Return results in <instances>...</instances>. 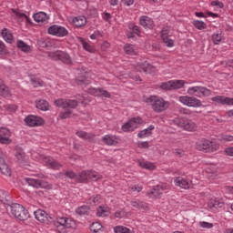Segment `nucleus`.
Instances as JSON below:
<instances>
[{
  "label": "nucleus",
  "instance_id": "nucleus-59",
  "mask_svg": "<svg viewBox=\"0 0 233 233\" xmlns=\"http://www.w3.org/2000/svg\"><path fill=\"white\" fill-rule=\"evenodd\" d=\"M211 6H218V8H224L225 5L222 2H219V0L212 1Z\"/></svg>",
  "mask_w": 233,
  "mask_h": 233
},
{
  "label": "nucleus",
  "instance_id": "nucleus-4",
  "mask_svg": "<svg viewBox=\"0 0 233 233\" xmlns=\"http://www.w3.org/2000/svg\"><path fill=\"white\" fill-rule=\"evenodd\" d=\"M9 207L11 208V214L16 218V219H19V221H26V219L30 218V213H28V210H26L23 205L13 203Z\"/></svg>",
  "mask_w": 233,
  "mask_h": 233
},
{
  "label": "nucleus",
  "instance_id": "nucleus-63",
  "mask_svg": "<svg viewBox=\"0 0 233 233\" xmlns=\"http://www.w3.org/2000/svg\"><path fill=\"white\" fill-rule=\"evenodd\" d=\"M226 156L233 157V147H226L224 150Z\"/></svg>",
  "mask_w": 233,
  "mask_h": 233
},
{
  "label": "nucleus",
  "instance_id": "nucleus-31",
  "mask_svg": "<svg viewBox=\"0 0 233 233\" xmlns=\"http://www.w3.org/2000/svg\"><path fill=\"white\" fill-rule=\"evenodd\" d=\"M33 17L36 23H46V21H48V16L45 12L36 13L33 15Z\"/></svg>",
  "mask_w": 233,
  "mask_h": 233
},
{
  "label": "nucleus",
  "instance_id": "nucleus-13",
  "mask_svg": "<svg viewBox=\"0 0 233 233\" xmlns=\"http://www.w3.org/2000/svg\"><path fill=\"white\" fill-rule=\"evenodd\" d=\"M15 156L20 167H26L28 165V156L25 153L24 148L16 147Z\"/></svg>",
  "mask_w": 233,
  "mask_h": 233
},
{
  "label": "nucleus",
  "instance_id": "nucleus-51",
  "mask_svg": "<svg viewBox=\"0 0 233 233\" xmlns=\"http://www.w3.org/2000/svg\"><path fill=\"white\" fill-rule=\"evenodd\" d=\"M31 85H33L35 88H39V86H43V80L35 77L31 78Z\"/></svg>",
  "mask_w": 233,
  "mask_h": 233
},
{
  "label": "nucleus",
  "instance_id": "nucleus-20",
  "mask_svg": "<svg viewBox=\"0 0 233 233\" xmlns=\"http://www.w3.org/2000/svg\"><path fill=\"white\" fill-rule=\"evenodd\" d=\"M102 141L107 147H116L119 143V137L116 135H106L103 137Z\"/></svg>",
  "mask_w": 233,
  "mask_h": 233
},
{
  "label": "nucleus",
  "instance_id": "nucleus-46",
  "mask_svg": "<svg viewBox=\"0 0 233 233\" xmlns=\"http://www.w3.org/2000/svg\"><path fill=\"white\" fill-rule=\"evenodd\" d=\"M12 13L18 17V19H25L27 22L30 21L28 15H25V13L19 12L17 9H12Z\"/></svg>",
  "mask_w": 233,
  "mask_h": 233
},
{
  "label": "nucleus",
  "instance_id": "nucleus-19",
  "mask_svg": "<svg viewBox=\"0 0 233 233\" xmlns=\"http://www.w3.org/2000/svg\"><path fill=\"white\" fill-rule=\"evenodd\" d=\"M161 37L163 43L168 46V48L174 46V40L170 39V29L168 27H164L162 29Z\"/></svg>",
  "mask_w": 233,
  "mask_h": 233
},
{
  "label": "nucleus",
  "instance_id": "nucleus-36",
  "mask_svg": "<svg viewBox=\"0 0 233 233\" xmlns=\"http://www.w3.org/2000/svg\"><path fill=\"white\" fill-rule=\"evenodd\" d=\"M152 130H154V126H150L148 128L140 131L137 134V137H139L140 139L149 137V136H152Z\"/></svg>",
  "mask_w": 233,
  "mask_h": 233
},
{
  "label": "nucleus",
  "instance_id": "nucleus-6",
  "mask_svg": "<svg viewBox=\"0 0 233 233\" xmlns=\"http://www.w3.org/2000/svg\"><path fill=\"white\" fill-rule=\"evenodd\" d=\"M178 101L182 103V105L191 106L192 108H199L203 106L201 100L196 98L195 96H182L178 97Z\"/></svg>",
  "mask_w": 233,
  "mask_h": 233
},
{
  "label": "nucleus",
  "instance_id": "nucleus-60",
  "mask_svg": "<svg viewBox=\"0 0 233 233\" xmlns=\"http://www.w3.org/2000/svg\"><path fill=\"white\" fill-rule=\"evenodd\" d=\"M99 37H103V35L99 31H95L94 34L90 35V39H99Z\"/></svg>",
  "mask_w": 233,
  "mask_h": 233
},
{
  "label": "nucleus",
  "instance_id": "nucleus-35",
  "mask_svg": "<svg viewBox=\"0 0 233 233\" xmlns=\"http://www.w3.org/2000/svg\"><path fill=\"white\" fill-rule=\"evenodd\" d=\"M0 96L3 97H8L10 96V89L5 85L3 79L0 78Z\"/></svg>",
  "mask_w": 233,
  "mask_h": 233
},
{
  "label": "nucleus",
  "instance_id": "nucleus-55",
  "mask_svg": "<svg viewBox=\"0 0 233 233\" xmlns=\"http://www.w3.org/2000/svg\"><path fill=\"white\" fill-rule=\"evenodd\" d=\"M129 30H132V32L135 33L136 35H139V34H141V30H139V26L134 24L129 25Z\"/></svg>",
  "mask_w": 233,
  "mask_h": 233
},
{
  "label": "nucleus",
  "instance_id": "nucleus-24",
  "mask_svg": "<svg viewBox=\"0 0 233 233\" xmlns=\"http://www.w3.org/2000/svg\"><path fill=\"white\" fill-rule=\"evenodd\" d=\"M72 23L76 28H83V26H86L87 21L85 15H79L74 17Z\"/></svg>",
  "mask_w": 233,
  "mask_h": 233
},
{
  "label": "nucleus",
  "instance_id": "nucleus-21",
  "mask_svg": "<svg viewBox=\"0 0 233 233\" xmlns=\"http://www.w3.org/2000/svg\"><path fill=\"white\" fill-rule=\"evenodd\" d=\"M213 103H218L219 105H228V106H233V98L225 96H217L211 98Z\"/></svg>",
  "mask_w": 233,
  "mask_h": 233
},
{
  "label": "nucleus",
  "instance_id": "nucleus-26",
  "mask_svg": "<svg viewBox=\"0 0 233 233\" xmlns=\"http://www.w3.org/2000/svg\"><path fill=\"white\" fill-rule=\"evenodd\" d=\"M139 23L141 26H144V28H148L151 30V28H154V20L148 16H141L139 19Z\"/></svg>",
  "mask_w": 233,
  "mask_h": 233
},
{
  "label": "nucleus",
  "instance_id": "nucleus-8",
  "mask_svg": "<svg viewBox=\"0 0 233 233\" xmlns=\"http://www.w3.org/2000/svg\"><path fill=\"white\" fill-rule=\"evenodd\" d=\"M185 80H171L167 82H164L160 85V88L162 90H180V88L185 87Z\"/></svg>",
  "mask_w": 233,
  "mask_h": 233
},
{
  "label": "nucleus",
  "instance_id": "nucleus-28",
  "mask_svg": "<svg viewBox=\"0 0 233 233\" xmlns=\"http://www.w3.org/2000/svg\"><path fill=\"white\" fill-rule=\"evenodd\" d=\"M0 173L3 176H12V170L8 167L6 162H5V158L0 159Z\"/></svg>",
  "mask_w": 233,
  "mask_h": 233
},
{
  "label": "nucleus",
  "instance_id": "nucleus-32",
  "mask_svg": "<svg viewBox=\"0 0 233 233\" xmlns=\"http://www.w3.org/2000/svg\"><path fill=\"white\" fill-rule=\"evenodd\" d=\"M35 106L38 110H42L43 112H46L50 108V104L46 100H38L35 102Z\"/></svg>",
  "mask_w": 233,
  "mask_h": 233
},
{
  "label": "nucleus",
  "instance_id": "nucleus-34",
  "mask_svg": "<svg viewBox=\"0 0 233 233\" xmlns=\"http://www.w3.org/2000/svg\"><path fill=\"white\" fill-rule=\"evenodd\" d=\"M16 46L22 52H25V53L32 52V46H30L29 45L25 43V41H23V40H18L16 42Z\"/></svg>",
  "mask_w": 233,
  "mask_h": 233
},
{
  "label": "nucleus",
  "instance_id": "nucleus-40",
  "mask_svg": "<svg viewBox=\"0 0 233 233\" xmlns=\"http://www.w3.org/2000/svg\"><path fill=\"white\" fill-rule=\"evenodd\" d=\"M114 232H116V233H134V230H132L125 226H116L114 228Z\"/></svg>",
  "mask_w": 233,
  "mask_h": 233
},
{
  "label": "nucleus",
  "instance_id": "nucleus-56",
  "mask_svg": "<svg viewBox=\"0 0 233 233\" xmlns=\"http://www.w3.org/2000/svg\"><path fill=\"white\" fill-rule=\"evenodd\" d=\"M179 114H183L184 116H192V110L187 107H181L178 110Z\"/></svg>",
  "mask_w": 233,
  "mask_h": 233
},
{
  "label": "nucleus",
  "instance_id": "nucleus-3",
  "mask_svg": "<svg viewBox=\"0 0 233 233\" xmlns=\"http://www.w3.org/2000/svg\"><path fill=\"white\" fill-rule=\"evenodd\" d=\"M196 148L200 152H216L219 150V145L207 138H200L196 143Z\"/></svg>",
  "mask_w": 233,
  "mask_h": 233
},
{
  "label": "nucleus",
  "instance_id": "nucleus-45",
  "mask_svg": "<svg viewBox=\"0 0 233 233\" xmlns=\"http://www.w3.org/2000/svg\"><path fill=\"white\" fill-rule=\"evenodd\" d=\"M139 167H141L142 168H146L147 170H154L156 168V166H154V164L145 161H140Z\"/></svg>",
  "mask_w": 233,
  "mask_h": 233
},
{
  "label": "nucleus",
  "instance_id": "nucleus-12",
  "mask_svg": "<svg viewBox=\"0 0 233 233\" xmlns=\"http://www.w3.org/2000/svg\"><path fill=\"white\" fill-rule=\"evenodd\" d=\"M26 183L34 188H45L46 190H52L53 186L45 180L25 178Z\"/></svg>",
  "mask_w": 233,
  "mask_h": 233
},
{
  "label": "nucleus",
  "instance_id": "nucleus-16",
  "mask_svg": "<svg viewBox=\"0 0 233 233\" xmlns=\"http://www.w3.org/2000/svg\"><path fill=\"white\" fill-rule=\"evenodd\" d=\"M12 136V133L10 132V129L6 127H1L0 128V143L2 145H11L12 138H10Z\"/></svg>",
  "mask_w": 233,
  "mask_h": 233
},
{
  "label": "nucleus",
  "instance_id": "nucleus-53",
  "mask_svg": "<svg viewBox=\"0 0 233 233\" xmlns=\"http://www.w3.org/2000/svg\"><path fill=\"white\" fill-rule=\"evenodd\" d=\"M64 175L66 176V177H68L69 179H75V181H76L77 175H76L74 171L72 170L66 171Z\"/></svg>",
  "mask_w": 233,
  "mask_h": 233
},
{
  "label": "nucleus",
  "instance_id": "nucleus-9",
  "mask_svg": "<svg viewBox=\"0 0 233 233\" xmlns=\"http://www.w3.org/2000/svg\"><path fill=\"white\" fill-rule=\"evenodd\" d=\"M47 34L56 35V37H66L68 35V29L59 25H53L48 27Z\"/></svg>",
  "mask_w": 233,
  "mask_h": 233
},
{
  "label": "nucleus",
  "instance_id": "nucleus-47",
  "mask_svg": "<svg viewBox=\"0 0 233 233\" xmlns=\"http://www.w3.org/2000/svg\"><path fill=\"white\" fill-rule=\"evenodd\" d=\"M193 25L198 30H205V28H207V24H205V22L199 21V20L193 21Z\"/></svg>",
  "mask_w": 233,
  "mask_h": 233
},
{
  "label": "nucleus",
  "instance_id": "nucleus-48",
  "mask_svg": "<svg viewBox=\"0 0 233 233\" xmlns=\"http://www.w3.org/2000/svg\"><path fill=\"white\" fill-rule=\"evenodd\" d=\"M101 228H103V225H101V223H99V222H94L90 226V230H91V232H94V233L99 232V230H101Z\"/></svg>",
  "mask_w": 233,
  "mask_h": 233
},
{
  "label": "nucleus",
  "instance_id": "nucleus-61",
  "mask_svg": "<svg viewBox=\"0 0 233 233\" xmlns=\"http://www.w3.org/2000/svg\"><path fill=\"white\" fill-rule=\"evenodd\" d=\"M125 216H127V213L125 212V210H117L116 213H115V218H125Z\"/></svg>",
  "mask_w": 233,
  "mask_h": 233
},
{
  "label": "nucleus",
  "instance_id": "nucleus-62",
  "mask_svg": "<svg viewBox=\"0 0 233 233\" xmlns=\"http://www.w3.org/2000/svg\"><path fill=\"white\" fill-rule=\"evenodd\" d=\"M6 110H8L9 112H15L17 110V106L15 105H7L5 106Z\"/></svg>",
  "mask_w": 233,
  "mask_h": 233
},
{
  "label": "nucleus",
  "instance_id": "nucleus-50",
  "mask_svg": "<svg viewBox=\"0 0 233 233\" xmlns=\"http://www.w3.org/2000/svg\"><path fill=\"white\" fill-rule=\"evenodd\" d=\"M66 108H77V100L66 99Z\"/></svg>",
  "mask_w": 233,
  "mask_h": 233
},
{
  "label": "nucleus",
  "instance_id": "nucleus-10",
  "mask_svg": "<svg viewBox=\"0 0 233 233\" xmlns=\"http://www.w3.org/2000/svg\"><path fill=\"white\" fill-rule=\"evenodd\" d=\"M141 123H143V119L139 116L131 118L122 126V130L123 132H134Z\"/></svg>",
  "mask_w": 233,
  "mask_h": 233
},
{
  "label": "nucleus",
  "instance_id": "nucleus-54",
  "mask_svg": "<svg viewBox=\"0 0 233 233\" xmlns=\"http://www.w3.org/2000/svg\"><path fill=\"white\" fill-rule=\"evenodd\" d=\"M101 202V195H96L95 197L91 198V205H99Z\"/></svg>",
  "mask_w": 233,
  "mask_h": 233
},
{
  "label": "nucleus",
  "instance_id": "nucleus-17",
  "mask_svg": "<svg viewBox=\"0 0 233 233\" xmlns=\"http://www.w3.org/2000/svg\"><path fill=\"white\" fill-rule=\"evenodd\" d=\"M168 188H170V186L167 184L157 185L153 187L152 191L148 192V195L154 196V198H161L163 192L168 190Z\"/></svg>",
  "mask_w": 233,
  "mask_h": 233
},
{
  "label": "nucleus",
  "instance_id": "nucleus-15",
  "mask_svg": "<svg viewBox=\"0 0 233 233\" xmlns=\"http://www.w3.org/2000/svg\"><path fill=\"white\" fill-rule=\"evenodd\" d=\"M87 93H89L90 96H95L96 97H106L107 99H110V97H112V95H110L108 91L101 87H90L87 89Z\"/></svg>",
  "mask_w": 233,
  "mask_h": 233
},
{
  "label": "nucleus",
  "instance_id": "nucleus-2",
  "mask_svg": "<svg viewBox=\"0 0 233 233\" xmlns=\"http://www.w3.org/2000/svg\"><path fill=\"white\" fill-rule=\"evenodd\" d=\"M146 103H147V105H151V108L156 112V114H161L162 112L168 110L170 107V102L157 96H148L146 98Z\"/></svg>",
  "mask_w": 233,
  "mask_h": 233
},
{
  "label": "nucleus",
  "instance_id": "nucleus-22",
  "mask_svg": "<svg viewBox=\"0 0 233 233\" xmlns=\"http://www.w3.org/2000/svg\"><path fill=\"white\" fill-rule=\"evenodd\" d=\"M175 184L177 187H180V188H185L186 190L192 187V181L187 180L182 177H177L175 178Z\"/></svg>",
  "mask_w": 233,
  "mask_h": 233
},
{
  "label": "nucleus",
  "instance_id": "nucleus-23",
  "mask_svg": "<svg viewBox=\"0 0 233 233\" xmlns=\"http://www.w3.org/2000/svg\"><path fill=\"white\" fill-rule=\"evenodd\" d=\"M0 201L1 203H4V205H8V207H10L13 204L12 195L3 189H0Z\"/></svg>",
  "mask_w": 233,
  "mask_h": 233
},
{
  "label": "nucleus",
  "instance_id": "nucleus-29",
  "mask_svg": "<svg viewBox=\"0 0 233 233\" xmlns=\"http://www.w3.org/2000/svg\"><path fill=\"white\" fill-rule=\"evenodd\" d=\"M76 135L80 137L81 139H85L86 141H89L92 143L94 141L95 135L87 133L86 131H76Z\"/></svg>",
  "mask_w": 233,
  "mask_h": 233
},
{
  "label": "nucleus",
  "instance_id": "nucleus-49",
  "mask_svg": "<svg viewBox=\"0 0 233 233\" xmlns=\"http://www.w3.org/2000/svg\"><path fill=\"white\" fill-rule=\"evenodd\" d=\"M56 106H58L59 108H66V99L65 98H58L55 100Z\"/></svg>",
  "mask_w": 233,
  "mask_h": 233
},
{
  "label": "nucleus",
  "instance_id": "nucleus-7",
  "mask_svg": "<svg viewBox=\"0 0 233 233\" xmlns=\"http://www.w3.org/2000/svg\"><path fill=\"white\" fill-rule=\"evenodd\" d=\"M187 94L189 96H195L196 97H208L212 94V91L205 86H191L187 88Z\"/></svg>",
  "mask_w": 233,
  "mask_h": 233
},
{
  "label": "nucleus",
  "instance_id": "nucleus-39",
  "mask_svg": "<svg viewBox=\"0 0 233 233\" xmlns=\"http://www.w3.org/2000/svg\"><path fill=\"white\" fill-rule=\"evenodd\" d=\"M137 70L139 72H148L150 70V64L145 61L144 63H137Z\"/></svg>",
  "mask_w": 233,
  "mask_h": 233
},
{
  "label": "nucleus",
  "instance_id": "nucleus-38",
  "mask_svg": "<svg viewBox=\"0 0 233 233\" xmlns=\"http://www.w3.org/2000/svg\"><path fill=\"white\" fill-rule=\"evenodd\" d=\"M212 41L214 45H219L221 41H223V33L221 31H218L212 35Z\"/></svg>",
  "mask_w": 233,
  "mask_h": 233
},
{
  "label": "nucleus",
  "instance_id": "nucleus-1",
  "mask_svg": "<svg viewBox=\"0 0 233 233\" xmlns=\"http://www.w3.org/2000/svg\"><path fill=\"white\" fill-rule=\"evenodd\" d=\"M55 228L58 233H74L77 225L72 218L61 217L54 222Z\"/></svg>",
  "mask_w": 233,
  "mask_h": 233
},
{
  "label": "nucleus",
  "instance_id": "nucleus-58",
  "mask_svg": "<svg viewBox=\"0 0 233 233\" xmlns=\"http://www.w3.org/2000/svg\"><path fill=\"white\" fill-rule=\"evenodd\" d=\"M88 174H89V179H94L95 181H97V179H99V176L97 175V172L88 171Z\"/></svg>",
  "mask_w": 233,
  "mask_h": 233
},
{
  "label": "nucleus",
  "instance_id": "nucleus-14",
  "mask_svg": "<svg viewBox=\"0 0 233 233\" xmlns=\"http://www.w3.org/2000/svg\"><path fill=\"white\" fill-rule=\"evenodd\" d=\"M25 123L27 127H43L45 125V119L41 116L30 115L25 118Z\"/></svg>",
  "mask_w": 233,
  "mask_h": 233
},
{
  "label": "nucleus",
  "instance_id": "nucleus-30",
  "mask_svg": "<svg viewBox=\"0 0 233 233\" xmlns=\"http://www.w3.org/2000/svg\"><path fill=\"white\" fill-rule=\"evenodd\" d=\"M2 37L6 41V43H14V35H12V31H10L8 28H4L2 30Z\"/></svg>",
  "mask_w": 233,
  "mask_h": 233
},
{
  "label": "nucleus",
  "instance_id": "nucleus-42",
  "mask_svg": "<svg viewBox=\"0 0 233 233\" xmlns=\"http://www.w3.org/2000/svg\"><path fill=\"white\" fill-rule=\"evenodd\" d=\"M223 205L218 199H210L208 202L209 208H222Z\"/></svg>",
  "mask_w": 233,
  "mask_h": 233
},
{
  "label": "nucleus",
  "instance_id": "nucleus-25",
  "mask_svg": "<svg viewBox=\"0 0 233 233\" xmlns=\"http://www.w3.org/2000/svg\"><path fill=\"white\" fill-rule=\"evenodd\" d=\"M77 41L81 43L84 50H86V52H90L91 54H94V52H96V46L90 45V43L86 42L85 38L78 36Z\"/></svg>",
  "mask_w": 233,
  "mask_h": 233
},
{
  "label": "nucleus",
  "instance_id": "nucleus-44",
  "mask_svg": "<svg viewBox=\"0 0 233 233\" xmlns=\"http://www.w3.org/2000/svg\"><path fill=\"white\" fill-rule=\"evenodd\" d=\"M88 210H90L88 206H81L76 209V213L78 214V216H86Z\"/></svg>",
  "mask_w": 233,
  "mask_h": 233
},
{
  "label": "nucleus",
  "instance_id": "nucleus-57",
  "mask_svg": "<svg viewBox=\"0 0 233 233\" xmlns=\"http://www.w3.org/2000/svg\"><path fill=\"white\" fill-rule=\"evenodd\" d=\"M199 226L202 228H212L214 227V224L209 223V222L202 221V222H199Z\"/></svg>",
  "mask_w": 233,
  "mask_h": 233
},
{
  "label": "nucleus",
  "instance_id": "nucleus-5",
  "mask_svg": "<svg viewBox=\"0 0 233 233\" xmlns=\"http://www.w3.org/2000/svg\"><path fill=\"white\" fill-rule=\"evenodd\" d=\"M48 57L50 59H53L54 61H61L65 65H70L72 64V57H70V55L68 53H66L64 51H54L48 53Z\"/></svg>",
  "mask_w": 233,
  "mask_h": 233
},
{
  "label": "nucleus",
  "instance_id": "nucleus-11",
  "mask_svg": "<svg viewBox=\"0 0 233 233\" xmlns=\"http://www.w3.org/2000/svg\"><path fill=\"white\" fill-rule=\"evenodd\" d=\"M174 122L177 123L180 128L187 130V132H196V130H198V126L192 120L177 118Z\"/></svg>",
  "mask_w": 233,
  "mask_h": 233
},
{
  "label": "nucleus",
  "instance_id": "nucleus-33",
  "mask_svg": "<svg viewBox=\"0 0 233 233\" xmlns=\"http://www.w3.org/2000/svg\"><path fill=\"white\" fill-rule=\"evenodd\" d=\"M88 179H90L89 173L86 170L80 172L76 176V183H86V181H88Z\"/></svg>",
  "mask_w": 233,
  "mask_h": 233
},
{
  "label": "nucleus",
  "instance_id": "nucleus-18",
  "mask_svg": "<svg viewBox=\"0 0 233 233\" xmlns=\"http://www.w3.org/2000/svg\"><path fill=\"white\" fill-rule=\"evenodd\" d=\"M35 217L37 221L45 223L46 225H48L50 223V219H52V218H50V216L43 209L35 211Z\"/></svg>",
  "mask_w": 233,
  "mask_h": 233
},
{
  "label": "nucleus",
  "instance_id": "nucleus-27",
  "mask_svg": "<svg viewBox=\"0 0 233 233\" xmlns=\"http://www.w3.org/2000/svg\"><path fill=\"white\" fill-rule=\"evenodd\" d=\"M130 203L134 208H137L138 210H148V204H147V202L134 199Z\"/></svg>",
  "mask_w": 233,
  "mask_h": 233
},
{
  "label": "nucleus",
  "instance_id": "nucleus-37",
  "mask_svg": "<svg viewBox=\"0 0 233 233\" xmlns=\"http://www.w3.org/2000/svg\"><path fill=\"white\" fill-rule=\"evenodd\" d=\"M124 51L127 56H136V47L132 44H126Z\"/></svg>",
  "mask_w": 233,
  "mask_h": 233
},
{
  "label": "nucleus",
  "instance_id": "nucleus-52",
  "mask_svg": "<svg viewBox=\"0 0 233 233\" xmlns=\"http://www.w3.org/2000/svg\"><path fill=\"white\" fill-rule=\"evenodd\" d=\"M72 116V111L70 109H67L66 112L59 113L60 119H68Z\"/></svg>",
  "mask_w": 233,
  "mask_h": 233
},
{
  "label": "nucleus",
  "instance_id": "nucleus-64",
  "mask_svg": "<svg viewBox=\"0 0 233 233\" xmlns=\"http://www.w3.org/2000/svg\"><path fill=\"white\" fill-rule=\"evenodd\" d=\"M150 145L148 142H138V148H149Z\"/></svg>",
  "mask_w": 233,
  "mask_h": 233
},
{
  "label": "nucleus",
  "instance_id": "nucleus-43",
  "mask_svg": "<svg viewBox=\"0 0 233 233\" xmlns=\"http://www.w3.org/2000/svg\"><path fill=\"white\" fill-rule=\"evenodd\" d=\"M46 164L48 165V167H50L51 168H54L55 170H58V168H61V167H63L56 159H48L46 160Z\"/></svg>",
  "mask_w": 233,
  "mask_h": 233
},
{
  "label": "nucleus",
  "instance_id": "nucleus-41",
  "mask_svg": "<svg viewBox=\"0 0 233 233\" xmlns=\"http://www.w3.org/2000/svg\"><path fill=\"white\" fill-rule=\"evenodd\" d=\"M76 84L79 86H86L90 85V80L86 79L85 76H78L76 78Z\"/></svg>",
  "mask_w": 233,
  "mask_h": 233
}]
</instances>
